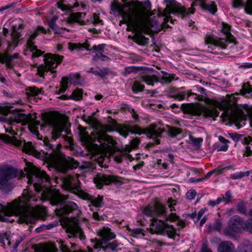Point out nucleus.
Instances as JSON below:
<instances>
[{"instance_id": "f257e3e1", "label": "nucleus", "mask_w": 252, "mask_h": 252, "mask_svg": "<svg viewBox=\"0 0 252 252\" xmlns=\"http://www.w3.org/2000/svg\"><path fill=\"white\" fill-rule=\"evenodd\" d=\"M47 124L52 128L50 139L45 138L43 141V144L47 151L45 152V158L48 162L60 172L66 173L70 169L76 168L78 163L74 158L67 157L61 151V145L53 144L57 139L60 138L71 144L72 140L71 137L62 135V132L66 128L65 123L63 120L56 117L50 118L47 120Z\"/></svg>"}, {"instance_id": "f03ea898", "label": "nucleus", "mask_w": 252, "mask_h": 252, "mask_svg": "<svg viewBox=\"0 0 252 252\" xmlns=\"http://www.w3.org/2000/svg\"><path fill=\"white\" fill-rule=\"evenodd\" d=\"M110 9L115 16H121L124 23L141 32L149 34L161 30V26L158 23L156 17H147L144 7L138 1L122 4L114 0L110 4Z\"/></svg>"}, {"instance_id": "7ed1b4c3", "label": "nucleus", "mask_w": 252, "mask_h": 252, "mask_svg": "<svg viewBox=\"0 0 252 252\" xmlns=\"http://www.w3.org/2000/svg\"><path fill=\"white\" fill-rule=\"evenodd\" d=\"M142 211L143 216L150 218L153 233L167 235L169 238L175 239L179 236V230L185 226V223L179 220L176 214H167L165 206L158 202L143 207Z\"/></svg>"}, {"instance_id": "20e7f679", "label": "nucleus", "mask_w": 252, "mask_h": 252, "mask_svg": "<svg viewBox=\"0 0 252 252\" xmlns=\"http://www.w3.org/2000/svg\"><path fill=\"white\" fill-rule=\"evenodd\" d=\"M24 201H17L16 199L8 203L7 206L0 204V221L12 222L14 221L10 218L11 216L19 217V223L34 224L36 222V218L34 212L25 206Z\"/></svg>"}, {"instance_id": "39448f33", "label": "nucleus", "mask_w": 252, "mask_h": 252, "mask_svg": "<svg viewBox=\"0 0 252 252\" xmlns=\"http://www.w3.org/2000/svg\"><path fill=\"white\" fill-rule=\"evenodd\" d=\"M98 239L92 240L94 249L98 252H118L121 243L117 240L110 241L116 238V234L108 227H103L99 229L97 232Z\"/></svg>"}, {"instance_id": "423d86ee", "label": "nucleus", "mask_w": 252, "mask_h": 252, "mask_svg": "<svg viewBox=\"0 0 252 252\" xmlns=\"http://www.w3.org/2000/svg\"><path fill=\"white\" fill-rule=\"evenodd\" d=\"M206 0H195L191 3V7L187 9L182 6L179 2L175 0H164L167 3V8L170 14H175L181 15L182 17L188 16L194 12L195 9L193 7L197 5L198 3L204 9L208 10L210 13L215 14L217 11V7L214 2L207 3Z\"/></svg>"}, {"instance_id": "0eeeda50", "label": "nucleus", "mask_w": 252, "mask_h": 252, "mask_svg": "<svg viewBox=\"0 0 252 252\" xmlns=\"http://www.w3.org/2000/svg\"><path fill=\"white\" fill-rule=\"evenodd\" d=\"M119 130L120 135L125 138L127 137L129 133L138 135L146 134L147 137L154 140L153 142L149 143L151 146L160 143L159 138L161 137V134L164 131L163 129L156 125H151L146 129H142L138 126L125 125L121 126Z\"/></svg>"}, {"instance_id": "6e6552de", "label": "nucleus", "mask_w": 252, "mask_h": 252, "mask_svg": "<svg viewBox=\"0 0 252 252\" xmlns=\"http://www.w3.org/2000/svg\"><path fill=\"white\" fill-rule=\"evenodd\" d=\"M220 30L225 35V38H219L214 35H206L204 38L208 51L212 52L217 48L224 49L228 43H234L235 39L230 32V26L227 24L222 23Z\"/></svg>"}, {"instance_id": "1a4fd4ad", "label": "nucleus", "mask_w": 252, "mask_h": 252, "mask_svg": "<svg viewBox=\"0 0 252 252\" xmlns=\"http://www.w3.org/2000/svg\"><path fill=\"white\" fill-rule=\"evenodd\" d=\"M47 197L50 199L53 205L58 206L55 212L58 216L61 217H63L69 213L75 211L78 207L74 202L68 200L65 195L59 193H53L51 192H49Z\"/></svg>"}, {"instance_id": "9d476101", "label": "nucleus", "mask_w": 252, "mask_h": 252, "mask_svg": "<svg viewBox=\"0 0 252 252\" xmlns=\"http://www.w3.org/2000/svg\"><path fill=\"white\" fill-rule=\"evenodd\" d=\"M94 126L95 127L96 130L95 133H93L92 135L83 133L80 135V140L82 143L86 146V148L91 152H93L94 148H98V145L94 143L96 140L101 143L102 141L109 140V137L103 133L101 130H104V127L102 125L97 124L95 120H94Z\"/></svg>"}, {"instance_id": "9b49d317", "label": "nucleus", "mask_w": 252, "mask_h": 252, "mask_svg": "<svg viewBox=\"0 0 252 252\" xmlns=\"http://www.w3.org/2000/svg\"><path fill=\"white\" fill-rule=\"evenodd\" d=\"M18 171L11 166L3 165L0 166V190L4 192L11 190L13 185L11 180L18 176Z\"/></svg>"}, {"instance_id": "f8f14e48", "label": "nucleus", "mask_w": 252, "mask_h": 252, "mask_svg": "<svg viewBox=\"0 0 252 252\" xmlns=\"http://www.w3.org/2000/svg\"><path fill=\"white\" fill-rule=\"evenodd\" d=\"M27 178L28 179V183L33 184L34 189L37 192L43 190V188L46 186L44 184V182L47 183L49 181V177L46 172L39 168H36L29 172Z\"/></svg>"}, {"instance_id": "ddd939ff", "label": "nucleus", "mask_w": 252, "mask_h": 252, "mask_svg": "<svg viewBox=\"0 0 252 252\" xmlns=\"http://www.w3.org/2000/svg\"><path fill=\"white\" fill-rule=\"evenodd\" d=\"M63 59V56L58 55L46 54L44 58V64L38 67L37 74L40 77H43L45 72H56L55 68L62 62Z\"/></svg>"}, {"instance_id": "4468645a", "label": "nucleus", "mask_w": 252, "mask_h": 252, "mask_svg": "<svg viewBox=\"0 0 252 252\" xmlns=\"http://www.w3.org/2000/svg\"><path fill=\"white\" fill-rule=\"evenodd\" d=\"M44 32H45V30L41 26H38L36 28H33L30 29L27 32L26 35L27 38L26 43L27 50L32 52V56L34 57H39L43 53L42 51L37 49V47L34 46V39L39 33Z\"/></svg>"}, {"instance_id": "2eb2a0df", "label": "nucleus", "mask_w": 252, "mask_h": 252, "mask_svg": "<svg viewBox=\"0 0 252 252\" xmlns=\"http://www.w3.org/2000/svg\"><path fill=\"white\" fill-rule=\"evenodd\" d=\"M5 132L9 133L13 136V137L11 138L5 134H0V139L8 141H12L17 146L22 147L25 152L31 155L35 154L36 151L31 142H26L25 141H22L18 140L15 137V135H16L17 133L12 128L10 127L7 128L5 127Z\"/></svg>"}, {"instance_id": "dca6fc26", "label": "nucleus", "mask_w": 252, "mask_h": 252, "mask_svg": "<svg viewBox=\"0 0 252 252\" xmlns=\"http://www.w3.org/2000/svg\"><path fill=\"white\" fill-rule=\"evenodd\" d=\"M161 73L163 76L160 79H158L156 75L146 74L141 76V81L148 85L153 86L158 82L161 84H169L175 78L174 74H169L164 71H162Z\"/></svg>"}, {"instance_id": "f3484780", "label": "nucleus", "mask_w": 252, "mask_h": 252, "mask_svg": "<svg viewBox=\"0 0 252 252\" xmlns=\"http://www.w3.org/2000/svg\"><path fill=\"white\" fill-rule=\"evenodd\" d=\"M245 222L239 216H234L229 219L228 225L224 230V234L233 237L235 233L240 232L242 229L244 230Z\"/></svg>"}, {"instance_id": "a211bd4d", "label": "nucleus", "mask_w": 252, "mask_h": 252, "mask_svg": "<svg viewBox=\"0 0 252 252\" xmlns=\"http://www.w3.org/2000/svg\"><path fill=\"white\" fill-rule=\"evenodd\" d=\"M66 232L70 238H79L80 240L85 238V236L79 226L77 220H73L70 221L67 225Z\"/></svg>"}, {"instance_id": "6ab92c4d", "label": "nucleus", "mask_w": 252, "mask_h": 252, "mask_svg": "<svg viewBox=\"0 0 252 252\" xmlns=\"http://www.w3.org/2000/svg\"><path fill=\"white\" fill-rule=\"evenodd\" d=\"M119 181V178L117 176L101 173L97 174L94 178V183L99 189H101L104 185H109L112 183H117Z\"/></svg>"}, {"instance_id": "aec40b11", "label": "nucleus", "mask_w": 252, "mask_h": 252, "mask_svg": "<svg viewBox=\"0 0 252 252\" xmlns=\"http://www.w3.org/2000/svg\"><path fill=\"white\" fill-rule=\"evenodd\" d=\"M15 47L14 46H12L11 43L8 44V46L4 53L0 54V63H5L6 66L9 68L13 66L14 64L12 63V60L19 58L20 55L19 53H16L13 55H9L8 52L14 49Z\"/></svg>"}, {"instance_id": "412c9836", "label": "nucleus", "mask_w": 252, "mask_h": 252, "mask_svg": "<svg viewBox=\"0 0 252 252\" xmlns=\"http://www.w3.org/2000/svg\"><path fill=\"white\" fill-rule=\"evenodd\" d=\"M38 198H39V197H38V198L36 197V196L33 195L31 191H29L28 190H24L22 196L19 197L18 199H16L18 202L21 201H24V203H25V206H26V207L30 209L33 211L35 217L36 219V221L38 220V218L35 210L34 209L33 207L31 206V205H32V202L37 201Z\"/></svg>"}, {"instance_id": "4be33fe9", "label": "nucleus", "mask_w": 252, "mask_h": 252, "mask_svg": "<svg viewBox=\"0 0 252 252\" xmlns=\"http://www.w3.org/2000/svg\"><path fill=\"white\" fill-rule=\"evenodd\" d=\"M105 44H100L98 45H94L90 50H94L95 52H97V54H103L104 52ZM84 48L89 50L88 47H83V45L80 43H69L68 49L71 51L82 50Z\"/></svg>"}, {"instance_id": "5701e85b", "label": "nucleus", "mask_w": 252, "mask_h": 252, "mask_svg": "<svg viewBox=\"0 0 252 252\" xmlns=\"http://www.w3.org/2000/svg\"><path fill=\"white\" fill-rule=\"evenodd\" d=\"M86 15L84 12L71 13L66 19V21L68 24H73L74 23H79L81 24H84L82 19Z\"/></svg>"}, {"instance_id": "b1692460", "label": "nucleus", "mask_w": 252, "mask_h": 252, "mask_svg": "<svg viewBox=\"0 0 252 252\" xmlns=\"http://www.w3.org/2000/svg\"><path fill=\"white\" fill-rule=\"evenodd\" d=\"M219 113L220 112L218 110L211 107H204L201 109L200 112V115L206 117L212 118L214 120L216 117L219 116Z\"/></svg>"}, {"instance_id": "393cba45", "label": "nucleus", "mask_w": 252, "mask_h": 252, "mask_svg": "<svg viewBox=\"0 0 252 252\" xmlns=\"http://www.w3.org/2000/svg\"><path fill=\"white\" fill-rule=\"evenodd\" d=\"M233 120L236 126L239 129L245 125L247 116L242 112L237 113L234 115Z\"/></svg>"}, {"instance_id": "a878e982", "label": "nucleus", "mask_w": 252, "mask_h": 252, "mask_svg": "<svg viewBox=\"0 0 252 252\" xmlns=\"http://www.w3.org/2000/svg\"><path fill=\"white\" fill-rule=\"evenodd\" d=\"M217 250L218 252H235V248L231 242L224 241L219 244Z\"/></svg>"}, {"instance_id": "bb28decb", "label": "nucleus", "mask_w": 252, "mask_h": 252, "mask_svg": "<svg viewBox=\"0 0 252 252\" xmlns=\"http://www.w3.org/2000/svg\"><path fill=\"white\" fill-rule=\"evenodd\" d=\"M45 126V125L40 124L39 121L32 120L29 124V128L32 133L37 135L39 134L38 128L40 127V130H43Z\"/></svg>"}, {"instance_id": "cd10ccee", "label": "nucleus", "mask_w": 252, "mask_h": 252, "mask_svg": "<svg viewBox=\"0 0 252 252\" xmlns=\"http://www.w3.org/2000/svg\"><path fill=\"white\" fill-rule=\"evenodd\" d=\"M191 95L195 96V98L197 97V94L195 93H191L190 91H183L177 93L176 94L172 96L175 99L182 100L186 97H188Z\"/></svg>"}, {"instance_id": "c85d7f7f", "label": "nucleus", "mask_w": 252, "mask_h": 252, "mask_svg": "<svg viewBox=\"0 0 252 252\" xmlns=\"http://www.w3.org/2000/svg\"><path fill=\"white\" fill-rule=\"evenodd\" d=\"M133 30L137 32L135 36V42L141 45H145L147 44L148 42L149 38L148 37H146L145 36L142 34V33H145V32H141L134 29H133Z\"/></svg>"}, {"instance_id": "c756f323", "label": "nucleus", "mask_w": 252, "mask_h": 252, "mask_svg": "<svg viewBox=\"0 0 252 252\" xmlns=\"http://www.w3.org/2000/svg\"><path fill=\"white\" fill-rule=\"evenodd\" d=\"M26 93L28 97H35L41 94L42 91L35 86L29 87L26 88Z\"/></svg>"}, {"instance_id": "7c9ffc66", "label": "nucleus", "mask_w": 252, "mask_h": 252, "mask_svg": "<svg viewBox=\"0 0 252 252\" xmlns=\"http://www.w3.org/2000/svg\"><path fill=\"white\" fill-rule=\"evenodd\" d=\"M168 135L172 138L181 139L183 137L182 131L180 129L175 127H170L168 130Z\"/></svg>"}, {"instance_id": "2f4dec72", "label": "nucleus", "mask_w": 252, "mask_h": 252, "mask_svg": "<svg viewBox=\"0 0 252 252\" xmlns=\"http://www.w3.org/2000/svg\"><path fill=\"white\" fill-rule=\"evenodd\" d=\"M90 202L93 206L100 208L103 204V197L99 195L97 197L92 196Z\"/></svg>"}, {"instance_id": "473e14b6", "label": "nucleus", "mask_w": 252, "mask_h": 252, "mask_svg": "<svg viewBox=\"0 0 252 252\" xmlns=\"http://www.w3.org/2000/svg\"><path fill=\"white\" fill-rule=\"evenodd\" d=\"M87 73H92L95 75L99 76L102 78L104 77L107 74V69H101L100 68H94L91 67L90 69L87 70Z\"/></svg>"}, {"instance_id": "72a5a7b5", "label": "nucleus", "mask_w": 252, "mask_h": 252, "mask_svg": "<svg viewBox=\"0 0 252 252\" xmlns=\"http://www.w3.org/2000/svg\"><path fill=\"white\" fill-rule=\"evenodd\" d=\"M237 252H252V243L243 244L239 246Z\"/></svg>"}, {"instance_id": "f704fd0d", "label": "nucleus", "mask_w": 252, "mask_h": 252, "mask_svg": "<svg viewBox=\"0 0 252 252\" xmlns=\"http://www.w3.org/2000/svg\"><path fill=\"white\" fill-rule=\"evenodd\" d=\"M68 78L64 77L62 78L60 84H61V87L59 89L58 94H60L62 93H63L68 88Z\"/></svg>"}, {"instance_id": "c9c22d12", "label": "nucleus", "mask_w": 252, "mask_h": 252, "mask_svg": "<svg viewBox=\"0 0 252 252\" xmlns=\"http://www.w3.org/2000/svg\"><path fill=\"white\" fill-rule=\"evenodd\" d=\"M83 95V91L81 89H76L72 92L71 95H70V98L73 99L75 100H78L81 99Z\"/></svg>"}, {"instance_id": "e433bc0d", "label": "nucleus", "mask_w": 252, "mask_h": 252, "mask_svg": "<svg viewBox=\"0 0 252 252\" xmlns=\"http://www.w3.org/2000/svg\"><path fill=\"white\" fill-rule=\"evenodd\" d=\"M237 208L240 214L247 216V207L244 201L241 200L239 202L237 205Z\"/></svg>"}, {"instance_id": "4c0bfd02", "label": "nucleus", "mask_w": 252, "mask_h": 252, "mask_svg": "<svg viewBox=\"0 0 252 252\" xmlns=\"http://www.w3.org/2000/svg\"><path fill=\"white\" fill-rule=\"evenodd\" d=\"M93 60L94 62L98 60L103 62H109L111 59L109 57L103 55V54H95L93 56Z\"/></svg>"}, {"instance_id": "58836bf2", "label": "nucleus", "mask_w": 252, "mask_h": 252, "mask_svg": "<svg viewBox=\"0 0 252 252\" xmlns=\"http://www.w3.org/2000/svg\"><path fill=\"white\" fill-rule=\"evenodd\" d=\"M12 41L9 42V44L11 43L12 46H14L16 47L17 46V43L18 42V39L20 37V34L18 32L16 31L15 29H13V31L11 34Z\"/></svg>"}, {"instance_id": "ea45409f", "label": "nucleus", "mask_w": 252, "mask_h": 252, "mask_svg": "<svg viewBox=\"0 0 252 252\" xmlns=\"http://www.w3.org/2000/svg\"><path fill=\"white\" fill-rule=\"evenodd\" d=\"M252 92V87L249 84V83L244 84L242 89L240 91L243 95H245L247 94H251Z\"/></svg>"}, {"instance_id": "a19ab883", "label": "nucleus", "mask_w": 252, "mask_h": 252, "mask_svg": "<svg viewBox=\"0 0 252 252\" xmlns=\"http://www.w3.org/2000/svg\"><path fill=\"white\" fill-rule=\"evenodd\" d=\"M220 198L222 199V201L224 202L226 204L229 203L231 201L232 198V193L230 190H227L224 194L222 195Z\"/></svg>"}, {"instance_id": "79ce46f5", "label": "nucleus", "mask_w": 252, "mask_h": 252, "mask_svg": "<svg viewBox=\"0 0 252 252\" xmlns=\"http://www.w3.org/2000/svg\"><path fill=\"white\" fill-rule=\"evenodd\" d=\"M144 89V86L141 85L138 81H136L134 82L132 86V90L134 93H137L139 92H142L143 91Z\"/></svg>"}, {"instance_id": "37998d69", "label": "nucleus", "mask_w": 252, "mask_h": 252, "mask_svg": "<svg viewBox=\"0 0 252 252\" xmlns=\"http://www.w3.org/2000/svg\"><path fill=\"white\" fill-rule=\"evenodd\" d=\"M27 116L22 113H19L15 116L14 122L16 123H20L27 121Z\"/></svg>"}, {"instance_id": "c03bdc74", "label": "nucleus", "mask_w": 252, "mask_h": 252, "mask_svg": "<svg viewBox=\"0 0 252 252\" xmlns=\"http://www.w3.org/2000/svg\"><path fill=\"white\" fill-rule=\"evenodd\" d=\"M249 0H248L247 2H245L242 0H233V5L235 7H244L245 8Z\"/></svg>"}, {"instance_id": "a18cd8bd", "label": "nucleus", "mask_w": 252, "mask_h": 252, "mask_svg": "<svg viewBox=\"0 0 252 252\" xmlns=\"http://www.w3.org/2000/svg\"><path fill=\"white\" fill-rule=\"evenodd\" d=\"M74 180V177L72 175H68L64 180V183L67 188L71 187L72 181Z\"/></svg>"}, {"instance_id": "49530a36", "label": "nucleus", "mask_w": 252, "mask_h": 252, "mask_svg": "<svg viewBox=\"0 0 252 252\" xmlns=\"http://www.w3.org/2000/svg\"><path fill=\"white\" fill-rule=\"evenodd\" d=\"M222 228V222L221 220L218 219L216 220L215 222L213 224L212 229L215 230L217 231H220Z\"/></svg>"}, {"instance_id": "de8ad7c7", "label": "nucleus", "mask_w": 252, "mask_h": 252, "mask_svg": "<svg viewBox=\"0 0 252 252\" xmlns=\"http://www.w3.org/2000/svg\"><path fill=\"white\" fill-rule=\"evenodd\" d=\"M137 68L135 66H127L125 67L123 74L124 76H126L127 75L130 74L132 72H137Z\"/></svg>"}, {"instance_id": "09e8293b", "label": "nucleus", "mask_w": 252, "mask_h": 252, "mask_svg": "<svg viewBox=\"0 0 252 252\" xmlns=\"http://www.w3.org/2000/svg\"><path fill=\"white\" fill-rule=\"evenodd\" d=\"M244 230L252 233V219H248L245 221Z\"/></svg>"}, {"instance_id": "8fccbe9b", "label": "nucleus", "mask_w": 252, "mask_h": 252, "mask_svg": "<svg viewBox=\"0 0 252 252\" xmlns=\"http://www.w3.org/2000/svg\"><path fill=\"white\" fill-rule=\"evenodd\" d=\"M230 137L235 142L242 141L243 135L238 134L236 133H229Z\"/></svg>"}, {"instance_id": "3c124183", "label": "nucleus", "mask_w": 252, "mask_h": 252, "mask_svg": "<svg viewBox=\"0 0 252 252\" xmlns=\"http://www.w3.org/2000/svg\"><path fill=\"white\" fill-rule=\"evenodd\" d=\"M190 139L193 144V145L196 147H200L201 145V143L203 141V139L202 138H195L192 136L190 137Z\"/></svg>"}, {"instance_id": "603ef678", "label": "nucleus", "mask_w": 252, "mask_h": 252, "mask_svg": "<svg viewBox=\"0 0 252 252\" xmlns=\"http://www.w3.org/2000/svg\"><path fill=\"white\" fill-rule=\"evenodd\" d=\"M91 20L94 25L101 24L102 22V21L99 19L98 15L95 13L93 14Z\"/></svg>"}, {"instance_id": "864d4df0", "label": "nucleus", "mask_w": 252, "mask_h": 252, "mask_svg": "<svg viewBox=\"0 0 252 252\" xmlns=\"http://www.w3.org/2000/svg\"><path fill=\"white\" fill-rule=\"evenodd\" d=\"M245 12L252 15V0H250L245 7Z\"/></svg>"}, {"instance_id": "5fc2aeb1", "label": "nucleus", "mask_w": 252, "mask_h": 252, "mask_svg": "<svg viewBox=\"0 0 252 252\" xmlns=\"http://www.w3.org/2000/svg\"><path fill=\"white\" fill-rule=\"evenodd\" d=\"M222 201V199L219 197L215 201L209 200L208 201V204L212 207H214L216 205L219 204Z\"/></svg>"}, {"instance_id": "6e6d98bb", "label": "nucleus", "mask_w": 252, "mask_h": 252, "mask_svg": "<svg viewBox=\"0 0 252 252\" xmlns=\"http://www.w3.org/2000/svg\"><path fill=\"white\" fill-rule=\"evenodd\" d=\"M186 195L189 199H193L196 195V191L194 189H190L187 192Z\"/></svg>"}, {"instance_id": "4d7b16f0", "label": "nucleus", "mask_w": 252, "mask_h": 252, "mask_svg": "<svg viewBox=\"0 0 252 252\" xmlns=\"http://www.w3.org/2000/svg\"><path fill=\"white\" fill-rule=\"evenodd\" d=\"M80 197L82 199L86 200H88L90 201L92 195H89L88 193H86L85 192H81L80 193Z\"/></svg>"}, {"instance_id": "13d9d810", "label": "nucleus", "mask_w": 252, "mask_h": 252, "mask_svg": "<svg viewBox=\"0 0 252 252\" xmlns=\"http://www.w3.org/2000/svg\"><path fill=\"white\" fill-rule=\"evenodd\" d=\"M39 252H57V250L54 247H47L41 249Z\"/></svg>"}, {"instance_id": "bf43d9fd", "label": "nucleus", "mask_w": 252, "mask_h": 252, "mask_svg": "<svg viewBox=\"0 0 252 252\" xmlns=\"http://www.w3.org/2000/svg\"><path fill=\"white\" fill-rule=\"evenodd\" d=\"M10 112V110L6 107H0V114L7 115Z\"/></svg>"}, {"instance_id": "052dcab7", "label": "nucleus", "mask_w": 252, "mask_h": 252, "mask_svg": "<svg viewBox=\"0 0 252 252\" xmlns=\"http://www.w3.org/2000/svg\"><path fill=\"white\" fill-rule=\"evenodd\" d=\"M230 177L233 180L239 179L243 177V175H242V172H239L231 175Z\"/></svg>"}, {"instance_id": "680f3d73", "label": "nucleus", "mask_w": 252, "mask_h": 252, "mask_svg": "<svg viewBox=\"0 0 252 252\" xmlns=\"http://www.w3.org/2000/svg\"><path fill=\"white\" fill-rule=\"evenodd\" d=\"M219 170V169H218V168L208 172L206 175H205V177H204V179H209L210 177H211V176L214 174V173H216L217 175H219V174H218V170Z\"/></svg>"}, {"instance_id": "e2e57ef3", "label": "nucleus", "mask_w": 252, "mask_h": 252, "mask_svg": "<svg viewBox=\"0 0 252 252\" xmlns=\"http://www.w3.org/2000/svg\"><path fill=\"white\" fill-rule=\"evenodd\" d=\"M50 28L52 29L56 33H60L61 31L62 30V29H59L57 25L53 23L50 24Z\"/></svg>"}, {"instance_id": "0e129e2a", "label": "nucleus", "mask_w": 252, "mask_h": 252, "mask_svg": "<svg viewBox=\"0 0 252 252\" xmlns=\"http://www.w3.org/2000/svg\"><path fill=\"white\" fill-rule=\"evenodd\" d=\"M241 142L245 144H249L252 142V137H244L243 135L242 141Z\"/></svg>"}, {"instance_id": "69168bd1", "label": "nucleus", "mask_w": 252, "mask_h": 252, "mask_svg": "<svg viewBox=\"0 0 252 252\" xmlns=\"http://www.w3.org/2000/svg\"><path fill=\"white\" fill-rule=\"evenodd\" d=\"M200 252H213L211 249L209 248L206 243L203 244Z\"/></svg>"}, {"instance_id": "338daca9", "label": "nucleus", "mask_w": 252, "mask_h": 252, "mask_svg": "<svg viewBox=\"0 0 252 252\" xmlns=\"http://www.w3.org/2000/svg\"><path fill=\"white\" fill-rule=\"evenodd\" d=\"M252 155V150L249 146L246 147L245 151L243 154L244 156L249 157Z\"/></svg>"}, {"instance_id": "774afa93", "label": "nucleus", "mask_w": 252, "mask_h": 252, "mask_svg": "<svg viewBox=\"0 0 252 252\" xmlns=\"http://www.w3.org/2000/svg\"><path fill=\"white\" fill-rule=\"evenodd\" d=\"M58 7L62 10H65L69 8V7L63 3V1H61L58 2Z\"/></svg>"}]
</instances>
